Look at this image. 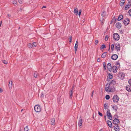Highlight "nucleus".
<instances>
[{"label": "nucleus", "mask_w": 131, "mask_h": 131, "mask_svg": "<svg viewBox=\"0 0 131 131\" xmlns=\"http://www.w3.org/2000/svg\"><path fill=\"white\" fill-rule=\"evenodd\" d=\"M116 28L120 29L122 25L121 23L119 22H117L116 23Z\"/></svg>", "instance_id": "ddd939ff"}, {"label": "nucleus", "mask_w": 131, "mask_h": 131, "mask_svg": "<svg viewBox=\"0 0 131 131\" xmlns=\"http://www.w3.org/2000/svg\"><path fill=\"white\" fill-rule=\"evenodd\" d=\"M3 63L5 64H7V62L6 60H4L3 61Z\"/></svg>", "instance_id": "49530a36"}, {"label": "nucleus", "mask_w": 131, "mask_h": 131, "mask_svg": "<svg viewBox=\"0 0 131 131\" xmlns=\"http://www.w3.org/2000/svg\"><path fill=\"white\" fill-rule=\"evenodd\" d=\"M113 75L111 74H108V75L107 77V80H109L110 79L112 78Z\"/></svg>", "instance_id": "b1692460"}, {"label": "nucleus", "mask_w": 131, "mask_h": 131, "mask_svg": "<svg viewBox=\"0 0 131 131\" xmlns=\"http://www.w3.org/2000/svg\"><path fill=\"white\" fill-rule=\"evenodd\" d=\"M27 46L29 48H31L33 47L32 44L31 43H28Z\"/></svg>", "instance_id": "c756f323"}, {"label": "nucleus", "mask_w": 131, "mask_h": 131, "mask_svg": "<svg viewBox=\"0 0 131 131\" xmlns=\"http://www.w3.org/2000/svg\"><path fill=\"white\" fill-rule=\"evenodd\" d=\"M108 36L107 35H106V36L105 37V41H107L108 39Z\"/></svg>", "instance_id": "58836bf2"}, {"label": "nucleus", "mask_w": 131, "mask_h": 131, "mask_svg": "<svg viewBox=\"0 0 131 131\" xmlns=\"http://www.w3.org/2000/svg\"><path fill=\"white\" fill-rule=\"evenodd\" d=\"M72 90H71L69 92V95H70V99L71 98V97L72 96Z\"/></svg>", "instance_id": "7c9ffc66"}, {"label": "nucleus", "mask_w": 131, "mask_h": 131, "mask_svg": "<svg viewBox=\"0 0 131 131\" xmlns=\"http://www.w3.org/2000/svg\"><path fill=\"white\" fill-rule=\"evenodd\" d=\"M112 107L113 109L115 110L116 111H117V108H116V107L115 108V106H112Z\"/></svg>", "instance_id": "a19ab883"}, {"label": "nucleus", "mask_w": 131, "mask_h": 131, "mask_svg": "<svg viewBox=\"0 0 131 131\" xmlns=\"http://www.w3.org/2000/svg\"><path fill=\"white\" fill-rule=\"evenodd\" d=\"M105 117H106V116H105Z\"/></svg>", "instance_id": "774afa93"}, {"label": "nucleus", "mask_w": 131, "mask_h": 131, "mask_svg": "<svg viewBox=\"0 0 131 131\" xmlns=\"http://www.w3.org/2000/svg\"><path fill=\"white\" fill-rule=\"evenodd\" d=\"M107 52H106L103 53L101 56V57L102 58H105L106 56Z\"/></svg>", "instance_id": "cd10ccee"}, {"label": "nucleus", "mask_w": 131, "mask_h": 131, "mask_svg": "<svg viewBox=\"0 0 131 131\" xmlns=\"http://www.w3.org/2000/svg\"><path fill=\"white\" fill-rule=\"evenodd\" d=\"M41 96L42 97H43L44 95L42 93L41 94Z\"/></svg>", "instance_id": "052dcab7"}, {"label": "nucleus", "mask_w": 131, "mask_h": 131, "mask_svg": "<svg viewBox=\"0 0 131 131\" xmlns=\"http://www.w3.org/2000/svg\"><path fill=\"white\" fill-rule=\"evenodd\" d=\"M114 129L115 131H119V128L118 125H116L114 126Z\"/></svg>", "instance_id": "9d476101"}, {"label": "nucleus", "mask_w": 131, "mask_h": 131, "mask_svg": "<svg viewBox=\"0 0 131 131\" xmlns=\"http://www.w3.org/2000/svg\"><path fill=\"white\" fill-rule=\"evenodd\" d=\"M23 109L22 110H21V112H22L23 111Z\"/></svg>", "instance_id": "69168bd1"}, {"label": "nucleus", "mask_w": 131, "mask_h": 131, "mask_svg": "<svg viewBox=\"0 0 131 131\" xmlns=\"http://www.w3.org/2000/svg\"><path fill=\"white\" fill-rule=\"evenodd\" d=\"M120 45L118 44L117 45L115 46V48L117 51H119L120 50Z\"/></svg>", "instance_id": "aec40b11"}, {"label": "nucleus", "mask_w": 131, "mask_h": 131, "mask_svg": "<svg viewBox=\"0 0 131 131\" xmlns=\"http://www.w3.org/2000/svg\"><path fill=\"white\" fill-rule=\"evenodd\" d=\"M107 84L106 85V86L105 88V91L107 92H113L115 91V89L114 86H111Z\"/></svg>", "instance_id": "f257e3e1"}, {"label": "nucleus", "mask_w": 131, "mask_h": 131, "mask_svg": "<svg viewBox=\"0 0 131 131\" xmlns=\"http://www.w3.org/2000/svg\"><path fill=\"white\" fill-rule=\"evenodd\" d=\"M98 40H95V42H94L95 45H97V43H98Z\"/></svg>", "instance_id": "ea45409f"}, {"label": "nucleus", "mask_w": 131, "mask_h": 131, "mask_svg": "<svg viewBox=\"0 0 131 131\" xmlns=\"http://www.w3.org/2000/svg\"><path fill=\"white\" fill-rule=\"evenodd\" d=\"M18 1L19 3L20 4H22V0H18Z\"/></svg>", "instance_id": "a18cd8bd"}, {"label": "nucleus", "mask_w": 131, "mask_h": 131, "mask_svg": "<svg viewBox=\"0 0 131 131\" xmlns=\"http://www.w3.org/2000/svg\"><path fill=\"white\" fill-rule=\"evenodd\" d=\"M103 68L104 70H105L106 69V63L105 62H104L103 63Z\"/></svg>", "instance_id": "72a5a7b5"}, {"label": "nucleus", "mask_w": 131, "mask_h": 131, "mask_svg": "<svg viewBox=\"0 0 131 131\" xmlns=\"http://www.w3.org/2000/svg\"><path fill=\"white\" fill-rule=\"evenodd\" d=\"M106 116L110 120L112 119V115L110 112L109 109H108L106 112Z\"/></svg>", "instance_id": "f03ea898"}, {"label": "nucleus", "mask_w": 131, "mask_h": 131, "mask_svg": "<svg viewBox=\"0 0 131 131\" xmlns=\"http://www.w3.org/2000/svg\"><path fill=\"white\" fill-rule=\"evenodd\" d=\"M128 83L130 85H131V79L128 81Z\"/></svg>", "instance_id": "de8ad7c7"}, {"label": "nucleus", "mask_w": 131, "mask_h": 131, "mask_svg": "<svg viewBox=\"0 0 131 131\" xmlns=\"http://www.w3.org/2000/svg\"><path fill=\"white\" fill-rule=\"evenodd\" d=\"M34 110L35 111L37 112H39L41 111V107L40 106L36 105L34 107Z\"/></svg>", "instance_id": "7ed1b4c3"}, {"label": "nucleus", "mask_w": 131, "mask_h": 131, "mask_svg": "<svg viewBox=\"0 0 131 131\" xmlns=\"http://www.w3.org/2000/svg\"><path fill=\"white\" fill-rule=\"evenodd\" d=\"M13 82L12 81L9 82L8 84V86L9 89H11L13 86Z\"/></svg>", "instance_id": "5701e85b"}, {"label": "nucleus", "mask_w": 131, "mask_h": 131, "mask_svg": "<svg viewBox=\"0 0 131 131\" xmlns=\"http://www.w3.org/2000/svg\"><path fill=\"white\" fill-rule=\"evenodd\" d=\"M46 8V7L45 6H43L42 8Z\"/></svg>", "instance_id": "13d9d810"}, {"label": "nucleus", "mask_w": 131, "mask_h": 131, "mask_svg": "<svg viewBox=\"0 0 131 131\" xmlns=\"http://www.w3.org/2000/svg\"><path fill=\"white\" fill-rule=\"evenodd\" d=\"M99 131H103L102 129H100Z\"/></svg>", "instance_id": "e2e57ef3"}, {"label": "nucleus", "mask_w": 131, "mask_h": 131, "mask_svg": "<svg viewBox=\"0 0 131 131\" xmlns=\"http://www.w3.org/2000/svg\"><path fill=\"white\" fill-rule=\"evenodd\" d=\"M81 13L80 12H79V16H80L81 14Z\"/></svg>", "instance_id": "bf43d9fd"}, {"label": "nucleus", "mask_w": 131, "mask_h": 131, "mask_svg": "<svg viewBox=\"0 0 131 131\" xmlns=\"http://www.w3.org/2000/svg\"><path fill=\"white\" fill-rule=\"evenodd\" d=\"M113 37L114 39L116 40H118L119 39V36L117 33L114 34Z\"/></svg>", "instance_id": "39448f33"}, {"label": "nucleus", "mask_w": 131, "mask_h": 131, "mask_svg": "<svg viewBox=\"0 0 131 131\" xmlns=\"http://www.w3.org/2000/svg\"><path fill=\"white\" fill-rule=\"evenodd\" d=\"M29 129L28 126H26L24 128V131H28Z\"/></svg>", "instance_id": "473e14b6"}, {"label": "nucleus", "mask_w": 131, "mask_h": 131, "mask_svg": "<svg viewBox=\"0 0 131 131\" xmlns=\"http://www.w3.org/2000/svg\"><path fill=\"white\" fill-rule=\"evenodd\" d=\"M128 4H131V0H128Z\"/></svg>", "instance_id": "09e8293b"}, {"label": "nucleus", "mask_w": 131, "mask_h": 131, "mask_svg": "<svg viewBox=\"0 0 131 131\" xmlns=\"http://www.w3.org/2000/svg\"><path fill=\"white\" fill-rule=\"evenodd\" d=\"M126 89L129 92L131 91V85H128L126 87Z\"/></svg>", "instance_id": "f3484780"}, {"label": "nucleus", "mask_w": 131, "mask_h": 131, "mask_svg": "<svg viewBox=\"0 0 131 131\" xmlns=\"http://www.w3.org/2000/svg\"><path fill=\"white\" fill-rule=\"evenodd\" d=\"M123 16L122 15H120L118 17L117 20H121L122 19H123Z\"/></svg>", "instance_id": "393cba45"}, {"label": "nucleus", "mask_w": 131, "mask_h": 131, "mask_svg": "<svg viewBox=\"0 0 131 131\" xmlns=\"http://www.w3.org/2000/svg\"><path fill=\"white\" fill-rule=\"evenodd\" d=\"M13 3L15 6L17 4V2L16 0H14L13 1Z\"/></svg>", "instance_id": "c9c22d12"}, {"label": "nucleus", "mask_w": 131, "mask_h": 131, "mask_svg": "<svg viewBox=\"0 0 131 131\" xmlns=\"http://www.w3.org/2000/svg\"><path fill=\"white\" fill-rule=\"evenodd\" d=\"M114 47V45L112 44L111 46V49L112 51H113Z\"/></svg>", "instance_id": "e433bc0d"}, {"label": "nucleus", "mask_w": 131, "mask_h": 131, "mask_svg": "<svg viewBox=\"0 0 131 131\" xmlns=\"http://www.w3.org/2000/svg\"><path fill=\"white\" fill-rule=\"evenodd\" d=\"M79 12H80L81 13V10H79Z\"/></svg>", "instance_id": "680f3d73"}, {"label": "nucleus", "mask_w": 131, "mask_h": 131, "mask_svg": "<svg viewBox=\"0 0 131 131\" xmlns=\"http://www.w3.org/2000/svg\"><path fill=\"white\" fill-rule=\"evenodd\" d=\"M119 98L118 96L116 95H114L113 98V101L114 103L118 102L119 100Z\"/></svg>", "instance_id": "20e7f679"}, {"label": "nucleus", "mask_w": 131, "mask_h": 131, "mask_svg": "<svg viewBox=\"0 0 131 131\" xmlns=\"http://www.w3.org/2000/svg\"><path fill=\"white\" fill-rule=\"evenodd\" d=\"M97 61L98 62H99L100 61V58H98L97 60Z\"/></svg>", "instance_id": "3c124183"}, {"label": "nucleus", "mask_w": 131, "mask_h": 131, "mask_svg": "<svg viewBox=\"0 0 131 131\" xmlns=\"http://www.w3.org/2000/svg\"><path fill=\"white\" fill-rule=\"evenodd\" d=\"M72 39V36H70L69 37V41L70 42V43L71 42Z\"/></svg>", "instance_id": "4c0bfd02"}, {"label": "nucleus", "mask_w": 131, "mask_h": 131, "mask_svg": "<svg viewBox=\"0 0 131 131\" xmlns=\"http://www.w3.org/2000/svg\"><path fill=\"white\" fill-rule=\"evenodd\" d=\"M74 13L76 15H77L78 14V10L77 8L75 9H74Z\"/></svg>", "instance_id": "bb28decb"}, {"label": "nucleus", "mask_w": 131, "mask_h": 131, "mask_svg": "<svg viewBox=\"0 0 131 131\" xmlns=\"http://www.w3.org/2000/svg\"><path fill=\"white\" fill-rule=\"evenodd\" d=\"M11 16V15L10 14H8L7 15V17H10Z\"/></svg>", "instance_id": "6e6d98bb"}, {"label": "nucleus", "mask_w": 131, "mask_h": 131, "mask_svg": "<svg viewBox=\"0 0 131 131\" xmlns=\"http://www.w3.org/2000/svg\"><path fill=\"white\" fill-rule=\"evenodd\" d=\"M131 4H128L126 5L125 6L124 9L125 10H127L130 7Z\"/></svg>", "instance_id": "4be33fe9"}, {"label": "nucleus", "mask_w": 131, "mask_h": 131, "mask_svg": "<svg viewBox=\"0 0 131 131\" xmlns=\"http://www.w3.org/2000/svg\"><path fill=\"white\" fill-rule=\"evenodd\" d=\"M104 18H103L102 19V20H101V21L102 23H103L104 20Z\"/></svg>", "instance_id": "864d4df0"}, {"label": "nucleus", "mask_w": 131, "mask_h": 131, "mask_svg": "<svg viewBox=\"0 0 131 131\" xmlns=\"http://www.w3.org/2000/svg\"><path fill=\"white\" fill-rule=\"evenodd\" d=\"M107 68L108 70L110 72H111L112 71V67L111 64L110 63H109L107 64Z\"/></svg>", "instance_id": "6e6552de"}, {"label": "nucleus", "mask_w": 131, "mask_h": 131, "mask_svg": "<svg viewBox=\"0 0 131 131\" xmlns=\"http://www.w3.org/2000/svg\"><path fill=\"white\" fill-rule=\"evenodd\" d=\"M99 115L101 116H102L103 115L102 114V113H101L99 111H98Z\"/></svg>", "instance_id": "37998d69"}, {"label": "nucleus", "mask_w": 131, "mask_h": 131, "mask_svg": "<svg viewBox=\"0 0 131 131\" xmlns=\"http://www.w3.org/2000/svg\"><path fill=\"white\" fill-rule=\"evenodd\" d=\"M94 92V91H93L92 92V94H91V97H93V94Z\"/></svg>", "instance_id": "5fc2aeb1"}, {"label": "nucleus", "mask_w": 131, "mask_h": 131, "mask_svg": "<svg viewBox=\"0 0 131 131\" xmlns=\"http://www.w3.org/2000/svg\"><path fill=\"white\" fill-rule=\"evenodd\" d=\"M34 76L36 78L37 77V74H34Z\"/></svg>", "instance_id": "603ef678"}, {"label": "nucleus", "mask_w": 131, "mask_h": 131, "mask_svg": "<svg viewBox=\"0 0 131 131\" xmlns=\"http://www.w3.org/2000/svg\"><path fill=\"white\" fill-rule=\"evenodd\" d=\"M106 15V12L105 11H103V13L102 14V16L103 17H104Z\"/></svg>", "instance_id": "2f4dec72"}, {"label": "nucleus", "mask_w": 131, "mask_h": 131, "mask_svg": "<svg viewBox=\"0 0 131 131\" xmlns=\"http://www.w3.org/2000/svg\"><path fill=\"white\" fill-rule=\"evenodd\" d=\"M2 91H3L2 90L1 88H0V93L2 92Z\"/></svg>", "instance_id": "4d7b16f0"}, {"label": "nucleus", "mask_w": 131, "mask_h": 131, "mask_svg": "<svg viewBox=\"0 0 131 131\" xmlns=\"http://www.w3.org/2000/svg\"><path fill=\"white\" fill-rule=\"evenodd\" d=\"M82 119H80L79 120L78 125L80 127H81L82 125Z\"/></svg>", "instance_id": "6ab92c4d"}, {"label": "nucleus", "mask_w": 131, "mask_h": 131, "mask_svg": "<svg viewBox=\"0 0 131 131\" xmlns=\"http://www.w3.org/2000/svg\"><path fill=\"white\" fill-rule=\"evenodd\" d=\"M110 96L108 95H107L105 96V98L107 100H108L110 99Z\"/></svg>", "instance_id": "f704fd0d"}, {"label": "nucleus", "mask_w": 131, "mask_h": 131, "mask_svg": "<svg viewBox=\"0 0 131 131\" xmlns=\"http://www.w3.org/2000/svg\"><path fill=\"white\" fill-rule=\"evenodd\" d=\"M128 13H129V15L130 16H131V9H130Z\"/></svg>", "instance_id": "c03bdc74"}, {"label": "nucleus", "mask_w": 131, "mask_h": 131, "mask_svg": "<svg viewBox=\"0 0 131 131\" xmlns=\"http://www.w3.org/2000/svg\"><path fill=\"white\" fill-rule=\"evenodd\" d=\"M78 41H77L74 46L75 51V53H76L78 49Z\"/></svg>", "instance_id": "4468645a"}, {"label": "nucleus", "mask_w": 131, "mask_h": 131, "mask_svg": "<svg viewBox=\"0 0 131 131\" xmlns=\"http://www.w3.org/2000/svg\"><path fill=\"white\" fill-rule=\"evenodd\" d=\"M118 76L121 80L123 79L125 76V74H118Z\"/></svg>", "instance_id": "2eb2a0df"}, {"label": "nucleus", "mask_w": 131, "mask_h": 131, "mask_svg": "<svg viewBox=\"0 0 131 131\" xmlns=\"http://www.w3.org/2000/svg\"><path fill=\"white\" fill-rule=\"evenodd\" d=\"M107 123L109 126L110 128H111L112 127V124L111 121L109 120H107Z\"/></svg>", "instance_id": "dca6fc26"}, {"label": "nucleus", "mask_w": 131, "mask_h": 131, "mask_svg": "<svg viewBox=\"0 0 131 131\" xmlns=\"http://www.w3.org/2000/svg\"><path fill=\"white\" fill-rule=\"evenodd\" d=\"M32 45L33 47H36L38 45V44L36 42H33L32 43Z\"/></svg>", "instance_id": "c85d7f7f"}, {"label": "nucleus", "mask_w": 131, "mask_h": 131, "mask_svg": "<svg viewBox=\"0 0 131 131\" xmlns=\"http://www.w3.org/2000/svg\"><path fill=\"white\" fill-rule=\"evenodd\" d=\"M112 69L113 72L115 73L117 71V68L116 66H114L112 67Z\"/></svg>", "instance_id": "f8f14e48"}, {"label": "nucleus", "mask_w": 131, "mask_h": 131, "mask_svg": "<svg viewBox=\"0 0 131 131\" xmlns=\"http://www.w3.org/2000/svg\"><path fill=\"white\" fill-rule=\"evenodd\" d=\"M120 121L118 119L115 118L113 121V123L116 125H118L119 124Z\"/></svg>", "instance_id": "423d86ee"}, {"label": "nucleus", "mask_w": 131, "mask_h": 131, "mask_svg": "<svg viewBox=\"0 0 131 131\" xmlns=\"http://www.w3.org/2000/svg\"><path fill=\"white\" fill-rule=\"evenodd\" d=\"M116 64L117 65H119V66H120V63L119 62H117L116 63Z\"/></svg>", "instance_id": "8fccbe9b"}, {"label": "nucleus", "mask_w": 131, "mask_h": 131, "mask_svg": "<svg viewBox=\"0 0 131 131\" xmlns=\"http://www.w3.org/2000/svg\"><path fill=\"white\" fill-rule=\"evenodd\" d=\"M129 22V19L127 18L124 20L123 21V23L126 26L128 25Z\"/></svg>", "instance_id": "0eeeda50"}, {"label": "nucleus", "mask_w": 131, "mask_h": 131, "mask_svg": "<svg viewBox=\"0 0 131 131\" xmlns=\"http://www.w3.org/2000/svg\"><path fill=\"white\" fill-rule=\"evenodd\" d=\"M1 23H2V21H1Z\"/></svg>", "instance_id": "338daca9"}, {"label": "nucleus", "mask_w": 131, "mask_h": 131, "mask_svg": "<svg viewBox=\"0 0 131 131\" xmlns=\"http://www.w3.org/2000/svg\"><path fill=\"white\" fill-rule=\"evenodd\" d=\"M116 82L115 80H112V81L110 82L109 85H111V86H114V85L115 84Z\"/></svg>", "instance_id": "9b49d317"}, {"label": "nucleus", "mask_w": 131, "mask_h": 131, "mask_svg": "<svg viewBox=\"0 0 131 131\" xmlns=\"http://www.w3.org/2000/svg\"><path fill=\"white\" fill-rule=\"evenodd\" d=\"M118 57V56L117 54H114L111 56V59L113 60H115Z\"/></svg>", "instance_id": "1a4fd4ad"}, {"label": "nucleus", "mask_w": 131, "mask_h": 131, "mask_svg": "<svg viewBox=\"0 0 131 131\" xmlns=\"http://www.w3.org/2000/svg\"><path fill=\"white\" fill-rule=\"evenodd\" d=\"M106 46L104 45H103L102 46V49H104V48H105Z\"/></svg>", "instance_id": "79ce46f5"}, {"label": "nucleus", "mask_w": 131, "mask_h": 131, "mask_svg": "<svg viewBox=\"0 0 131 131\" xmlns=\"http://www.w3.org/2000/svg\"><path fill=\"white\" fill-rule=\"evenodd\" d=\"M51 122L52 125H54L55 124V120L54 118H53L51 119Z\"/></svg>", "instance_id": "412c9836"}, {"label": "nucleus", "mask_w": 131, "mask_h": 131, "mask_svg": "<svg viewBox=\"0 0 131 131\" xmlns=\"http://www.w3.org/2000/svg\"><path fill=\"white\" fill-rule=\"evenodd\" d=\"M125 1V0H121L119 4L121 6H122L124 5Z\"/></svg>", "instance_id": "a211bd4d"}, {"label": "nucleus", "mask_w": 131, "mask_h": 131, "mask_svg": "<svg viewBox=\"0 0 131 131\" xmlns=\"http://www.w3.org/2000/svg\"><path fill=\"white\" fill-rule=\"evenodd\" d=\"M104 108L105 110L108 109V104L107 103H105L104 104Z\"/></svg>", "instance_id": "a878e982"}, {"label": "nucleus", "mask_w": 131, "mask_h": 131, "mask_svg": "<svg viewBox=\"0 0 131 131\" xmlns=\"http://www.w3.org/2000/svg\"><path fill=\"white\" fill-rule=\"evenodd\" d=\"M110 49V46H109V50Z\"/></svg>", "instance_id": "0e129e2a"}]
</instances>
